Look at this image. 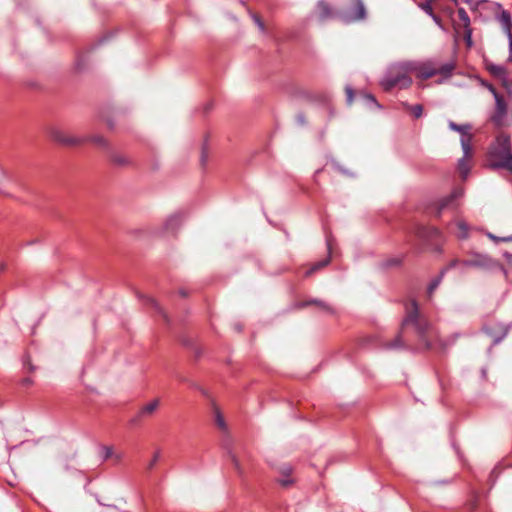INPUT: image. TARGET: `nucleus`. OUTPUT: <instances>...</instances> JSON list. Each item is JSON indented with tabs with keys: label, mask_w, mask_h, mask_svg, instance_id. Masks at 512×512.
Listing matches in <instances>:
<instances>
[{
	"label": "nucleus",
	"mask_w": 512,
	"mask_h": 512,
	"mask_svg": "<svg viewBox=\"0 0 512 512\" xmlns=\"http://www.w3.org/2000/svg\"><path fill=\"white\" fill-rule=\"evenodd\" d=\"M418 6L421 10H423L429 16H431L434 13L433 9H432L431 2L429 0L419 3Z\"/></svg>",
	"instance_id": "24"
},
{
	"label": "nucleus",
	"mask_w": 512,
	"mask_h": 512,
	"mask_svg": "<svg viewBox=\"0 0 512 512\" xmlns=\"http://www.w3.org/2000/svg\"><path fill=\"white\" fill-rule=\"evenodd\" d=\"M403 106L410 110L415 118H420L423 114V107L420 104L409 105L408 103H403Z\"/></svg>",
	"instance_id": "17"
},
{
	"label": "nucleus",
	"mask_w": 512,
	"mask_h": 512,
	"mask_svg": "<svg viewBox=\"0 0 512 512\" xmlns=\"http://www.w3.org/2000/svg\"><path fill=\"white\" fill-rule=\"evenodd\" d=\"M280 477L278 478V483L283 487H288L294 483V480L291 478L292 467L289 465H283L279 469Z\"/></svg>",
	"instance_id": "14"
},
{
	"label": "nucleus",
	"mask_w": 512,
	"mask_h": 512,
	"mask_svg": "<svg viewBox=\"0 0 512 512\" xmlns=\"http://www.w3.org/2000/svg\"><path fill=\"white\" fill-rule=\"evenodd\" d=\"M459 262L457 260H454L453 262L450 263L449 267H455Z\"/></svg>",
	"instance_id": "45"
},
{
	"label": "nucleus",
	"mask_w": 512,
	"mask_h": 512,
	"mask_svg": "<svg viewBox=\"0 0 512 512\" xmlns=\"http://www.w3.org/2000/svg\"><path fill=\"white\" fill-rule=\"evenodd\" d=\"M250 16L252 18V20L254 21L255 25L258 27V29L262 32V33H265L266 32V28H265V25L263 23V21L260 19V17L252 12H250Z\"/></svg>",
	"instance_id": "22"
},
{
	"label": "nucleus",
	"mask_w": 512,
	"mask_h": 512,
	"mask_svg": "<svg viewBox=\"0 0 512 512\" xmlns=\"http://www.w3.org/2000/svg\"><path fill=\"white\" fill-rule=\"evenodd\" d=\"M152 304L157 307V303L154 300H151Z\"/></svg>",
	"instance_id": "49"
},
{
	"label": "nucleus",
	"mask_w": 512,
	"mask_h": 512,
	"mask_svg": "<svg viewBox=\"0 0 512 512\" xmlns=\"http://www.w3.org/2000/svg\"><path fill=\"white\" fill-rule=\"evenodd\" d=\"M297 121L300 123V124H304L305 123V118L303 115H298L297 116Z\"/></svg>",
	"instance_id": "41"
},
{
	"label": "nucleus",
	"mask_w": 512,
	"mask_h": 512,
	"mask_svg": "<svg viewBox=\"0 0 512 512\" xmlns=\"http://www.w3.org/2000/svg\"><path fill=\"white\" fill-rule=\"evenodd\" d=\"M215 422L220 429L226 430V423L219 410L215 411Z\"/></svg>",
	"instance_id": "23"
},
{
	"label": "nucleus",
	"mask_w": 512,
	"mask_h": 512,
	"mask_svg": "<svg viewBox=\"0 0 512 512\" xmlns=\"http://www.w3.org/2000/svg\"><path fill=\"white\" fill-rule=\"evenodd\" d=\"M32 383H33V380H32L30 377H26V378H23V379L21 380V384H22L23 386H29V385H31Z\"/></svg>",
	"instance_id": "38"
},
{
	"label": "nucleus",
	"mask_w": 512,
	"mask_h": 512,
	"mask_svg": "<svg viewBox=\"0 0 512 512\" xmlns=\"http://www.w3.org/2000/svg\"><path fill=\"white\" fill-rule=\"evenodd\" d=\"M442 276H443V273L438 276L437 278H435L428 286V294L429 295H432V293L434 292V290L439 286L441 280H442Z\"/></svg>",
	"instance_id": "25"
},
{
	"label": "nucleus",
	"mask_w": 512,
	"mask_h": 512,
	"mask_svg": "<svg viewBox=\"0 0 512 512\" xmlns=\"http://www.w3.org/2000/svg\"><path fill=\"white\" fill-rule=\"evenodd\" d=\"M311 303H315V304L319 305L322 309L327 310L329 312L332 311L331 308L327 304H325L321 301L313 300V301H311Z\"/></svg>",
	"instance_id": "35"
},
{
	"label": "nucleus",
	"mask_w": 512,
	"mask_h": 512,
	"mask_svg": "<svg viewBox=\"0 0 512 512\" xmlns=\"http://www.w3.org/2000/svg\"><path fill=\"white\" fill-rule=\"evenodd\" d=\"M24 368L29 372H32L35 369V367L29 361L24 362Z\"/></svg>",
	"instance_id": "39"
},
{
	"label": "nucleus",
	"mask_w": 512,
	"mask_h": 512,
	"mask_svg": "<svg viewBox=\"0 0 512 512\" xmlns=\"http://www.w3.org/2000/svg\"><path fill=\"white\" fill-rule=\"evenodd\" d=\"M184 214L176 212L171 214L164 222V230L167 233H174L184 222Z\"/></svg>",
	"instance_id": "11"
},
{
	"label": "nucleus",
	"mask_w": 512,
	"mask_h": 512,
	"mask_svg": "<svg viewBox=\"0 0 512 512\" xmlns=\"http://www.w3.org/2000/svg\"><path fill=\"white\" fill-rule=\"evenodd\" d=\"M463 195H464L463 188L454 189L453 192L449 196L443 198L439 202L438 209H437V215H440L441 212L446 208H450V207L456 208L458 206V204L456 203V200L461 198Z\"/></svg>",
	"instance_id": "10"
},
{
	"label": "nucleus",
	"mask_w": 512,
	"mask_h": 512,
	"mask_svg": "<svg viewBox=\"0 0 512 512\" xmlns=\"http://www.w3.org/2000/svg\"><path fill=\"white\" fill-rule=\"evenodd\" d=\"M401 263V259L400 258H391V259H388L385 263V266L387 267H391V266H397Z\"/></svg>",
	"instance_id": "32"
},
{
	"label": "nucleus",
	"mask_w": 512,
	"mask_h": 512,
	"mask_svg": "<svg viewBox=\"0 0 512 512\" xmlns=\"http://www.w3.org/2000/svg\"><path fill=\"white\" fill-rule=\"evenodd\" d=\"M346 97H347V103L351 104L354 97L353 89L350 86L346 87Z\"/></svg>",
	"instance_id": "31"
},
{
	"label": "nucleus",
	"mask_w": 512,
	"mask_h": 512,
	"mask_svg": "<svg viewBox=\"0 0 512 512\" xmlns=\"http://www.w3.org/2000/svg\"><path fill=\"white\" fill-rule=\"evenodd\" d=\"M354 8L342 13L341 18L345 23L361 21L366 18V9L362 0H354Z\"/></svg>",
	"instance_id": "7"
},
{
	"label": "nucleus",
	"mask_w": 512,
	"mask_h": 512,
	"mask_svg": "<svg viewBox=\"0 0 512 512\" xmlns=\"http://www.w3.org/2000/svg\"><path fill=\"white\" fill-rule=\"evenodd\" d=\"M509 40V55L508 60L512 63V37H510Z\"/></svg>",
	"instance_id": "40"
},
{
	"label": "nucleus",
	"mask_w": 512,
	"mask_h": 512,
	"mask_svg": "<svg viewBox=\"0 0 512 512\" xmlns=\"http://www.w3.org/2000/svg\"><path fill=\"white\" fill-rule=\"evenodd\" d=\"M231 461L235 467V469L238 471L239 474L242 473V468L240 466V463H239V460L237 459V457L233 454H231Z\"/></svg>",
	"instance_id": "30"
},
{
	"label": "nucleus",
	"mask_w": 512,
	"mask_h": 512,
	"mask_svg": "<svg viewBox=\"0 0 512 512\" xmlns=\"http://www.w3.org/2000/svg\"><path fill=\"white\" fill-rule=\"evenodd\" d=\"M456 225L459 230L457 237L460 239H466L468 237V225L464 221H458Z\"/></svg>",
	"instance_id": "18"
},
{
	"label": "nucleus",
	"mask_w": 512,
	"mask_h": 512,
	"mask_svg": "<svg viewBox=\"0 0 512 512\" xmlns=\"http://www.w3.org/2000/svg\"><path fill=\"white\" fill-rule=\"evenodd\" d=\"M207 159H208V155H207L206 149L203 148L201 158H200L201 164L205 165L207 162Z\"/></svg>",
	"instance_id": "36"
},
{
	"label": "nucleus",
	"mask_w": 512,
	"mask_h": 512,
	"mask_svg": "<svg viewBox=\"0 0 512 512\" xmlns=\"http://www.w3.org/2000/svg\"><path fill=\"white\" fill-rule=\"evenodd\" d=\"M489 91L493 94L495 99V111L491 119L496 126H503L507 117V104L502 95H500L493 86H489Z\"/></svg>",
	"instance_id": "5"
},
{
	"label": "nucleus",
	"mask_w": 512,
	"mask_h": 512,
	"mask_svg": "<svg viewBox=\"0 0 512 512\" xmlns=\"http://www.w3.org/2000/svg\"><path fill=\"white\" fill-rule=\"evenodd\" d=\"M327 247H328V250L331 251L332 249V243H331V240L330 239H327Z\"/></svg>",
	"instance_id": "44"
},
{
	"label": "nucleus",
	"mask_w": 512,
	"mask_h": 512,
	"mask_svg": "<svg viewBox=\"0 0 512 512\" xmlns=\"http://www.w3.org/2000/svg\"><path fill=\"white\" fill-rule=\"evenodd\" d=\"M497 19L508 39H510V37H512V19L510 13L506 10H502Z\"/></svg>",
	"instance_id": "13"
},
{
	"label": "nucleus",
	"mask_w": 512,
	"mask_h": 512,
	"mask_svg": "<svg viewBox=\"0 0 512 512\" xmlns=\"http://www.w3.org/2000/svg\"><path fill=\"white\" fill-rule=\"evenodd\" d=\"M458 17L463 22L464 29L471 28L470 27V18L464 8L458 9Z\"/></svg>",
	"instance_id": "21"
},
{
	"label": "nucleus",
	"mask_w": 512,
	"mask_h": 512,
	"mask_svg": "<svg viewBox=\"0 0 512 512\" xmlns=\"http://www.w3.org/2000/svg\"><path fill=\"white\" fill-rule=\"evenodd\" d=\"M329 261H330L329 258H326V259H324L322 261H319V262L313 264L312 267L305 272V276H310L313 272H315V271L321 269L322 267L328 265Z\"/></svg>",
	"instance_id": "20"
},
{
	"label": "nucleus",
	"mask_w": 512,
	"mask_h": 512,
	"mask_svg": "<svg viewBox=\"0 0 512 512\" xmlns=\"http://www.w3.org/2000/svg\"><path fill=\"white\" fill-rule=\"evenodd\" d=\"M411 72H415L417 77L426 80L438 73L437 68L433 61L427 60L424 62L410 61Z\"/></svg>",
	"instance_id": "6"
},
{
	"label": "nucleus",
	"mask_w": 512,
	"mask_h": 512,
	"mask_svg": "<svg viewBox=\"0 0 512 512\" xmlns=\"http://www.w3.org/2000/svg\"><path fill=\"white\" fill-rule=\"evenodd\" d=\"M159 406V400L158 399H154L152 400L151 402L147 403L146 405H144L140 410L139 412L137 413V415L131 420L133 423H136L138 422L141 418L143 417H146V416H149L151 414H153L157 408Z\"/></svg>",
	"instance_id": "12"
},
{
	"label": "nucleus",
	"mask_w": 512,
	"mask_h": 512,
	"mask_svg": "<svg viewBox=\"0 0 512 512\" xmlns=\"http://www.w3.org/2000/svg\"><path fill=\"white\" fill-rule=\"evenodd\" d=\"M500 340H501V338L495 339V340H494V344L499 343V342H500Z\"/></svg>",
	"instance_id": "48"
},
{
	"label": "nucleus",
	"mask_w": 512,
	"mask_h": 512,
	"mask_svg": "<svg viewBox=\"0 0 512 512\" xmlns=\"http://www.w3.org/2000/svg\"><path fill=\"white\" fill-rule=\"evenodd\" d=\"M317 9L319 11V15H320L321 19H325L331 14V9H330L328 3H326L324 0L318 1Z\"/></svg>",
	"instance_id": "16"
},
{
	"label": "nucleus",
	"mask_w": 512,
	"mask_h": 512,
	"mask_svg": "<svg viewBox=\"0 0 512 512\" xmlns=\"http://www.w3.org/2000/svg\"><path fill=\"white\" fill-rule=\"evenodd\" d=\"M410 61L395 63L389 66L381 85L384 90H390L393 87L401 89L408 88L412 84V79L409 76L411 72Z\"/></svg>",
	"instance_id": "3"
},
{
	"label": "nucleus",
	"mask_w": 512,
	"mask_h": 512,
	"mask_svg": "<svg viewBox=\"0 0 512 512\" xmlns=\"http://www.w3.org/2000/svg\"><path fill=\"white\" fill-rule=\"evenodd\" d=\"M489 71L496 77L505 78L507 75L506 69L501 65H492Z\"/></svg>",
	"instance_id": "19"
},
{
	"label": "nucleus",
	"mask_w": 512,
	"mask_h": 512,
	"mask_svg": "<svg viewBox=\"0 0 512 512\" xmlns=\"http://www.w3.org/2000/svg\"><path fill=\"white\" fill-rule=\"evenodd\" d=\"M448 127L460 133V143L463 150V157L458 161V170L465 180L470 173V166L468 159L472 156V134L470 133V124H456L453 121H448Z\"/></svg>",
	"instance_id": "4"
},
{
	"label": "nucleus",
	"mask_w": 512,
	"mask_h": 512,
	"mask_svg": "<svg viewBox=\"0 0 512 512\" xmlns=\"http://www.w3.org/2000/svg\"><path fill=\"white\" fill-rule=\"evenodd\" d=\"M457 337H458V334H454V335L452 336V342H455V341H456V339H457Z\"/></svg>",
	"instance_id": "47"
},
{
	"label": "nucleus",
	"mask_w": 512,
	"mask_h": 512,
	"mask_svg": "<svg viewBox=\"0 0 512 512\" xmlns=\"http://www.w3.org/2000/svg\"><path fill=\"white\" fill-rule=\"evenodd\" d=\"M402 325H413L424 346L426 348H430L432 346L430 338L435 335V332L432 325L420 315L416 301L413 300L410 305L406 307V317L404 318Z\"/></svg>",
	"instance_id": "2"
},
{
	"label": "nucleus",
	"mask_w": 512,
	"mask_h": 512,
	"mask_svg": "<svg viewBox=\"0 0 512 512\" xmlns=\"http://www.w3.org/2000/svg\"><path fill=\"white\" fill-rule=\"evenodd\" d=\"M49 134L53 141L65 146L78 145L82 142L80 138L71 136L59 128H52Z\"/></svg>",
	"instance_id": "8"
},
{
	"label": "nucleus",
	"mask_w": 512,
	"mask_h": 512,
	"mask_svg": "<svg viewBox=\"0 0 512 512\" xmlns=\"http://www.w3.org/2000/svg\"><path fill=\"white\" fill-rule=\"evenodd\" d=\"M91 141L94 142L95 144L100 145V146H105L106 145V141H105V139L102 136H94V137L91 138Z\"/></svg>",
	"instance_id": "33"
},
{
	"label": "nucleus",
	"mask_w": 512,
	"mask_h": 512,
	"mask_svg": "<svg viewBox=\"0 0 512 512\" xmlns=\"http://www.w3.org/2000/svg\"><path fill=\"white\" fill-rule=\"evenodd\" d=\"M366 99L376 104V100L373 95L367 94Z\"/></svg>",
	"instance_id": "42"
},
{
	"label": "nucleus",
	"mask_w": 512,
	"mask_h": 512,
	"mask_svg": "<svg viewBox=\"0 0 512 512\" xmlns=\"http://www.w3.org/2000/svg\"><path fill=\"white\" fill-rule=\"evenodd\" d=\"M101 455L104 459H108L113 456V450L111 447H103L101 449Z\"/></svg>",
	"instance_id": "29"
},
{
	"label": "nucleus",
	"mask_w": 512,
	"mask_h": 512,
	"mask_svg": "<svg viewBox=\"0 0 512 512\" xmlns=\"http://www.w3.org/2000/svg\"><path fill=\"white\" fill-rule=\"evenodd\" d=\"M464 3L472 5L474 4V0H462Z\"/></svg>",
	"instance_id": "46"
},
{
	"label": "nucleus",
	"mask_w": 512,
	"mask_h": 512,
	"mask_svg": "<svg viewBox=\"0 0 512 512\" xmlns=\"http://www.w3.org/2000/svg\"><path fill=\"white\" fill-rule=\"evenodd\" d=\"M161 457V452L160 450H157L155 451L154 455H153V458L151 459V461L147 464V469L148 470H152L155 466V464L158 462V460L160 459Z\"/></svg>",
	"instance_id": "26"
},
{
	"label": "nucleus",
	"mask_w": 512,
	"mask_h": 512,
	"mask_svg": "<svg viewBox=\"0 0 512 512\" xmlns=\"http://www.w3.org/2000/svg\"><path fill=\"white\" fill-rule=\"evenodd\" d=\"M487 236L495 242H500V241L501 242H512V235L507 236V237H497V236L493 235L492 233H488Z\"/></svg>",
	"instance_id": "28"
},
{
	"label": "nucleus",
	"mask_w": 512,
	"mask_h": 512,
	"mask_svg": "<svg viewBox=\"0 0 512 512\" xmlns=\"http://www.w3.org/2000/svg\"><path fill=\"white\" fill-rule=\"evenodd\" d=\"M402 346L400 336H397L396 339L388 345V348H399Z\"/></svg>",
	"instance_id": "34"
},
{
	"label": "nucleus",
	"mask_w": 512,
	"mask_h": 512,
	"mask_svg": "<svg viewBox=\"0 0 512 512\" xmlns=\"http://www.w3.org/2000/svg\"><path fill=\"white\" fill-rule=\"evenodd\" d=\"M464 39L468 47H472L473 41H472V29L467 28L464 29Z\"/></svg>",
	"instance_id": "27"
},
{
	"label": "nucleus",
	"mask_w": 512,
	"mask_h": 512,
	"mask_svg": "<svg viewBox=\"0 0 512 512\" xmlns=\"http://www.w3.org/2000/svg\"><path fill=\"white\" fill-rule=\"evenodd\" d=\"M115 162H117L118 164H121V165L126 163L125 160L121 157H116Z\"/></svg>",
	"instance_id": "43"
},
{
	"label": "nucleus",
	"mask_w": 512,
	"mask_h": 512,
	"mask_svg": "<svg viewBox=\"0 0 512 512\" xmlns=\"http://www.w3.org/2000/svg\"><path fill=\"white\" fill-rule=\"evenodd\" d=\"M462 264L466 267L478 268H492L498 266V263L484 254H476L473 258L463 261Z\"/></svg>",
	"instance_id": "9"
},
{
	"label": "nucleus",
	"mask_w": 512,
	"mask_h": 512,
	"mask_svg": "<svg viewBox=\"0 0 512 512\" xmlns=\"http://www.w3.org/2000/svg\"><path fill=\"white\" fill-rule=\"evenodd\" d=\"M432 18V20L440 27V28H443L442 24H441V20L440 18L436 15V14H432L430 16Z\"/></svg>",
	"instance_id": "37"
},
{
	"label": "nucleus",
	"mask_w": 512,
	"mask_h": 512,
	"mask_svg": "<svg viewBox=\"0 0 512 512\" xmlns=\"http://www.w3.org/2000/svg\"><path fill=\"white\" fill-rule=\"evenodd\" d=\"M488 156L490 168H504L512 173V150L510 136L504 133L499 134L490 145Z\"/></svg>",
	"instance_id": "1"
},
{
	"label": "nucleus",
	"mask_w": 512,
	"mask_h": 512,
	"mask_svg": "<svg viewBox=\"0 0 512 512\" xmlns=\"http://www.w3.org/2000/svg\"><path fill=\"white\" fill-rule=\"evenodd\" d=\"M454 69H455V62L450 61V62L443 64L441 67H439L437 69V71H438L437 74H441L445 77H450Z\"/></svg>",
	"instance_id": "15"
}]
</instances>
